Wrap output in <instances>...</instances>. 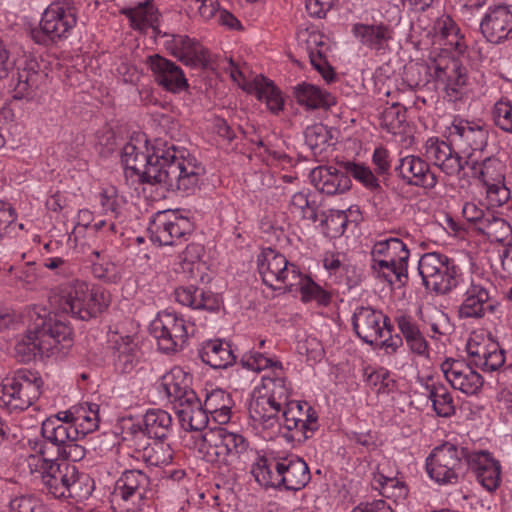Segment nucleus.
Listing matches in <instances>:
<instances>
[{"mask_svg":"<svg viewBox=\"0 0 512 512\" xmlns=\"http://www.w3.org/2000/svg\"><path fill=\"white\" fill-rule=\"evenodd\" d=\"M111 302L110 293L102 288H90L80 280H73L62 285L59 293L51 298L56 305L53 314H46V309L35 306L29 316L33 326L27 334L16 343L15 350L21 361L28 362L37 354L49 355L63 352L73 344L72 328L60 313L87 321L95 318Z\"/></svg>","mask_w":512,"mask_h":512,"instance_id":"1","label":"nucleus"},{"mask_svg":"<svg viewBox=\"0 0 512 512\" xmlns=\"http://www.w3.org/2000/svg\"><path fill=\"white\" fill-rule=\"evenodd\" d=\"M186 155L185 149L157 139L150 147L127 143L121 161L126 178L133 182L160 184L168 191L189 195L198 187L201 168Z\"/></svg>","mask_w":512,"mask_h":512,"instance_id":"2","label":"nucleus"},{"mask_svg":"<svg viewBox=\"0 0 512 512\" xmlns=\"http://www.w3.org/2000/svg\"><path fill=\"white\" fill-rule=\"evenodd\" d=\"M424 148L427 159L448 176L458 175L465 165H469L473 176L481 180L483 185L504 180L502 163L496 157L488 156L479 162L472 160V154H469L464 159L451 144L435 137L429 138Z\"/></svg>","mask_w":512,"mask_h":512,"instance_id":"3","label":"nucleus"},{"mask_svg":"<svg viewBox=\"0 0 512 512\" xmlns=\"http://www.w3.org/2000/svg\"><path fill=\"white\" fill-rule=\"evenodd\" d=\"M31 454L26 458L27 467L34 480H40L43 490L54 498L65 497L69 480L75 474V466L58 463L53 459L54 453L45 444L33 443Z\"/></svg>","mask_w":512,"mask_h":512,"instance_id":"4","label":"nucleus"},{"mask_svg":"<svg viewBox=\"0 0 512 512\" xmlns=\"http://www.w3.org/2000/svg\"><path fill=\"white\" fill-rule=\"evenodd\" d=\"M202 448L212 462L237 469L242 466L249 454V442L241 434L218 427L205 431L202 436Z\"/></svg>","mask_w":512,"mask_h":512,"instance_id":"5","label":"nucleus"},{"mask_svg":"<svg viewBox=\"0 0 512 512\" xmlns=\"http://www.w3.org/2000/svg\"><path fill=\"white\" fill-rule=\"evenodd\" d=\"M43 381L37 372L20 369L0 385V407L21 412L32 406L41 395Z\"/></svg>","mask_w":512,"mask_h":512,"instance_id":"6","label":"nucleus"},{"mask_svg":"<svg viewBox=\"0 0 512 512\" xmlns=\"http://www.w3.org/2000/svg\"><path fill=\"white\" fill-rule=\"evenodd\" d=\"M388 318L382 312L370 307L357 308L353 314L352 324L357 336L369 345L380 344L387 353H394L403 344L399 335H390Z\"/></svg>","mask_w":512,"mask_h":512,"instance_id":"7","label":"nucleus"},{"mask_svg":"<svg viewBox=\"0 0 512 512\" xmlns=\"http://www.w3.org/2000/svg\"><path fill=\"white\" fill-rule=\"evenodd\" d=\"M418 271L426 288L438 294H447L457 287L461 278L460 268L454 259L438 252L421 256Z\"/></svg>","mask_w":512,"mask_h":512,"instance_id":"8","label":"nucleus"},{"mask_svg":"<svg viewBox=\"0 0 512 512\" xmlns=\"http://www.w3.org/2000/svg\"><path fill=\"white\" fill-rule=\"evenodd\" d=\"M76 25V12L70 1L59 0L51 3L44 11L39 28L31 30V38L40 45H49L66 38Z\"/></svg>","mask_w":512,"mask_h":512,"instance_id":"9","label":"nucleus"},{"mask_svg":"<svg viewBox=\"0 0 512 512\" xmlns=\"http://www.w3.org/2000/svg\"><path fill=\"white\" fill-rule=\"evenodd\" d=\"M469 452L449 442L435 447L426 459L429 477L439 484H456L463 474L462 460L467 462Z\"/></svg>","mask_w":512,"mask_h":512,"instance_id":"10","label":"nucleus"},{"mask_svg":"<svg viewBox=\"0 0 512 512\" xmlns=\"http://www.w3.org/2000/svg\"><path fill=\"white\" fill-rule=\"evenodd\" d=\"M150 332L164 353H175L184 348L189 335L194 333V325L175 312L162 311L151 322Z\"/></svg>","mask_w":512,"mask_h":512,"instance_id":"11","label":"nucleus"},{"mask_svg":"<svg viewBox=\"0 0 512 512\" xmlns=\"http://www.w3.org/2000/svg\"><path fill=\"white\" fill-rule=\"evenodd\" d=\"M257 268L262 281L268 287L277 290L293 291L296 281L300 280L297 266L289 263L284 255L268 248L257 257Z\"/></svg>","mask_w":512,"mask_h":512,"instance_id":"12","label":"nucleus"},{"mask_svg":"<svg viewBox=\"0 0 512 512\" xmlns=\"http://www.w3.org/2000/svg\"><path fill=\"white\" fill-rule=\"evenodd\" d=\"M298 401H290L285 404L281 410V427L287 432L284 437L292 442H304L313 436L319 428L318 416L312 407Z\"/></svg>","mask_w":512,"mask_h":512,"instance_id":"13","label":"nucleus"},{"mask_svg":"<svg viewBox=\"0 0 512 512\" xmlns=\"http://www.w3.org/2000/svg\"><path fill=\"white\" fill-rule=\"evenodd\" d=\"M192 229L193 225L187 217L172 210L157 212L148 227L151 240L159 245H176Z\"/></svg>","mask_w":512,"mask_h":512,"instance_id":"14","label":"nucleus"},{"mask_svg":"<svg viewBox=\"0 0 512 512\" xmlns=\"http://www.w3.org/2000/svg\"><path fill=\"white\" fill-rule=\"evenodd\" d=\"M433 76L438 88L444 90L449 101H457L465 94L468 82L467 69L457 59L436 62Z\"/></svg>","mask_w":512,"mask_h":512,"instance_id":"15","label":"nucleus"},{"mask_svg":"<svg viewBox=\"0 0 512 512\" xmlns=\"http://www.w3.org/2000/svg\"><path fill=\"white\" fill-rule=\"evenodd\" d=\"M471 362L447 358L441 364V371L452 388L466 395L477 394L483 386V377L472 368Z\"/></svg>","mask_w":512,"mask_h":512,"instance_id":"16","label":"nucleus"},{"mask_svg":"<svg viewBox=\"0 0 512 512\" xmlns=\"http://www.w3.org/2000/svg\"><path fill=\"white\" fill-rule=\"evenodd\" d=\"M394 172L408 186L431 190L438 182L429 164L416 155L401 157L394 166Z\"/></svg>","mask_w":512,"mask_h":512,"instance_id":"17","label":"nucleus"},{"mask_svg":"<svg viewBox=\"0 0 512 512\" xmlns=\"http://www.w3.org/2000/svg\"><path fill=\"white\" fill-rule=\"evenodd\" d=\"M451 144H455L462 153L482 152L487 146L488 131L474 122L454 121L448 128Z\"/></svg>","mask_w":512,"mask_h":512,"instance_id":"18","label":"nucleus"},{"mask_svg":"<svg viewBox=\"0 0 512 512\" xmlns=\"http://www.w3.org/2000/svg\"><path fill=\"white\" fill-rule=\"evenodd\" d=\"M467 466L487 491L493 492L500 486L501 464L487 450L469 452Z\"/></svg>","mask_w":512,"mask_h":512,"instance_id":"19","label":"nucleus"},{"mask_svg":"<svg viewBox=\"0 0 512 512\" xmlns=\"http://www.w3.org/2000/svg\"><path fill=\"white\" fill-rule=\"evenodd\" d=\"M480 30L487 41L498 44L512 37V11L508 6L490 8L480 22Z\"/></svg>","mask_w":512,"mask_h":512,"instance_id":"20","label":"nucleus"},{"mask_svg":"<svg viewBox=\"0 0 512 512\" xmlns=\"http://www.w3.org/2000/svg\"><path fill=\"white\" fill-rule=\"evenodd\" d=\"M147 63L153 72L155 81L167 91L178 93L188 87L182 69L174 62L155 54L148 57Z\"/></svg>","mask_w":512,"mask_h":512,"instance_id":"21","label":"nucleus"},{"mask_svg":"<svg viewBox=\"0 0 512 512\" xmlns=\"http://www.w3.org/2000/svg\"><path fill=\"white\" fill-rule=\"evenodd\" d=\"M171 53L183 64L190 67L207 68L210 63L209 51L188 36L172 35L169 44Z\"/></svg>","mask_w":512,"mask_h":512,"instance_id":"22","label":"nucleus"},{"mask_svg":"<svg viewBox=\"0 0 512 512\" xmlns=\"http://www.w3.org/2000/svg\"><path fill=\"white\" fill-rule=\"evenodd\" d=\"M309 177L313 186L327 195L342 194L351 187L346 170L340 171L332 166H318L310 172Z\"/></svg>","mask_w":512,"mask_h":512,"instance_id":"23","label":"nucleus"},{"mask_svg":"<svg viewBox=\"0 0 512 512\" xmlns=\"http://www.w3.org/2000/svg\"><path fill=\"white\" fill-rule=\"evenodd\" d=\"M469 361L483 371L493 372L505 363L504 350L495 342L482 344L470 339L466 344Z\"/></svg>","mask_w":512,"mask_h":512,"instance_id":"24","label":"nucleus"},{"mask_svg":"<svg viewBox=\"0 0 512 512\" xmlns=\"http://www.w3.org/2000/svg\"><path fill=\"white\" fill-rule=\"evenodd\" d=\"M36 62H30L26 67L19 69L13 81V98L16 100L32 101L45 84L47 74L37 69Z\"/></svg>","mask_w":512,"mask_h":512,"instance_id":"25","label":"nucleus"},{"mask_svg":"<svg viewBox=\"0 0 512 512\" xmlns=\"http://www.w3.org/2000/svg\"><path fill=\"white\" fill-rule=\"evenodd\" d=\"M41 435L45 444L54 455L58 448H63L67 443L74 440H82L80 431L74 424L62 423L59 419L47 418L41 426Z\"/></svg>","mask_w":512,"mask_h":512,"instance_id":"26","label":"nucleus"},{"mask_svg":"<svg viewBox=\"0 0 512 512\" xmlns=\"http://www.w3.org/2000/svg\"><path fill=\"white\" fill-rule=\"evenodd\" d=\"M119 12L129 19L130 26L134 30L143 31L150 27L155 36L161 34L158 26V10L152 0L144 2L133 0V4L123 5Z\"/></svg>","mask_w":512,"mask_h":512,"instance_id":"27","label":"nucleus"},{"mask_svg":"<svg viewBox=\"0 0 512 512\" xmlns=\"http://www.w3.org/2000/svg\"><path fill=\"white\" fill-rule=\"evenodd\" d=\"M281 488L298 491L310 481L311 475L306 462L296 456L280 459Z\"/></svg>","mask_w":512,"mask_h":512,"instance_id":"28","label":"nucleus"},{"mask_svg":"<svg viewBox=\"0 0 512 512\" xmlns=\"http://www.w3.org/2000/svg\"><path fill=\"white\" fill-rule=\"evenodd\" d=\"M174 295L178 303L192 309L212 312L220 308V300L216 294L193 285L176 288Z\"/></svg>","mask_w":512,"mask_h":512,"instance_id":"29","label":"nucleus"},{"mask_svg":"<svg viewBox=\"0 0 512 512\" xmlns=\"http://www.w3.org/2000/svg\"><path fill=\"white\" fill-rule=\"evenodd\" d=\"M489 303V293L481 285L471 284L465 292V298L458 308V316L463 319L484 317L487 311H492Z\"/></svg>","mask_w":512,"mask_h":512,"instance_id":"30","label":"nucleus"},{"mask_svg":"<svg viewBox=\"0 0 512 512\" xmlns=\"http://www.w3.org/2000/svg\"><path fill=\"white\" fill-rule=\"evenodd\" d=\"M352 32L360 43L377 52L386 51L389 48V41L392 39V30L380 24L357 23L353 26Z\"/></svg>","mask_w":512,"mask_h":512,"instance_id":"31","label":"nucleus"},{"mask_svg":"<svg viewBox=\"0 0 512 512\" xmlns=\"http://www.w3.org/2000/svg\"><path fill=\"white\" fill-rule=\"evenodd\" d=\"M282 406L276 405L268 397L258 396L250 403V418L263 429L281 428Z\"/></svg>","mask_w":512,"mask_h":512,"instance_id":"32","label":"nucleus"},{"mask_svg":"<svg viewBox=\"0 0 512 512\" xmlns=\"http://www.w3.org/2000/svg\"><path fill=\"white\" fill-rule=\"evenodd\" d=\"M191 377L180 367H174L167 372L161 381L166 395L178 402L179 405L190 400L189 394H196L191 388Z\"/></svg>","mask_w":512,"mask_h":512,"instance_id":"33","label":"nucleus"},{"mask_svg":"<svg viewBox=\"0 0 512 512\" xmlns=\"http://www.w3.org/2000/svg\"><path fill=\"white\" fill-rule=\"evenodd\" d=\"M149 485L150 478L143 471L128 469L116 481V490L119 491L124 501L130 500L132 497L144 499Z\"/></svg>","mask_w":512,"mask_h":512,"instance_id":"34","label":"nucleus"},{"mask_svg":"<svg viewBox=\"0 0 512 512\" xmlns=\"http://www.w3.org/2000/svg\"><path fill=\"white\" fill-rule=\"evenodd\" d=\"M190 400L179 405L177 411L182 428L190 431H202L208 424L209 413L201 404L196 394H189Z\"/></svg>","mask_w":512,"mask_h":512,"instance_id":"35","label":"nucleus"},{"mask_svg":"<svg viewBox=\"0 0 512 512\" xmlns=\"http://www.w3.org/2000/svg\"><path fill=\"white\" fill-rule=\"evenodd\" d=\"M297 103L307 109H328L336 103L335 97L310 83H300L293 88Z\"/></svg>","mask_w":512,"mask_h":512,"instance_id":"36","label":"nucleus"},{"mask_svg":"<svg viewBox=\"0 0 512 512\" xmlns=\"http://www.w3.org/2000/svg\"><path fill=\"white\" fill-rule=\"evenodd\" d=\"M201 360L214 369H224L235 362L230 346L219 340L207 341L199 350Z\"/></svg>","mask_w":512,"mask_h":512,"instance_id":"37","label":"nucleus"},{"mask_svg":"<svg viewBox=\"0 0 512 512\" xmlns=\"http://www.w3.org/2000/svg\"><path fill=\"white\" fill-rule=\"evenodd\" d=\"M144 432L149 438L165 440L172 430V417L162 409H149L144 417Z\"/></svg>","mask_w":512,"mask_h":512,"instance_id":"38","label":"nucleus"},{"mask_svg":"<svg viewBox=\"0 0 512 512\" xmlns=\"http://www.w3.org/2000/svg\"><path fill=\"white\" fill-rule=\"evenodd\" d=\"M434 28L435 37L441 45L454 49L459 54L464 52L467 45L459 34V28L449 16L438 19Z\"/></svg>","mask_w":512,"mask_h":512,"instance_id":"39","label":"nucleus"},{"mask_svg":"<svg viewBox=\"0 0 512 512\" xmlns=\"http://www.w3.org/2000/svg\"><path fill=\"white\" fill-rule=\"evenodd\" d=\"M396 322L410 350L418 355H426L428 343L415 320L409 315H400Z\"/></svg>","mask_w":512,"mask_h":512,"instance_id":"40","label":"nucleus"},{"mask_svg":"<svg viewBox=\"0 0 512 512\" xmlns=\"http://www.w3.org/2000/svg\"><path fill=\"white\" fill-rule=\"evenodd\" d=\"M280 465V459L269 461L261 456L252 465L251 474L261 486L281 488Z\"/></svg>","mask_w":512,"mask_h":512,"instance_id":"41","label":"nucleus"},{"mask_svg":"<svg viewBox=\"0 0 512 512\" xmlns=\"http://www.w3.org/2000/svg\"><path fill=\"white\" fill-rule=\"evenodd\" d=\"M478 232L485 235L490 242L505 243L512 237L510 224L490 212H487V219L479 223Z\"/></svg>","mask_w":512,"mask_h":512,"instance_id":"42","label":"nucleus"},{"mask_svg":"<svg viewBox=\"0 0 512 512\" xmlns=\"http://www.w3.org/2000/svg\"><path fill=\"white\" fill-rule=\"evenodd\" d=\"M372 269L377 274L378 278H382L391 286L401 288L405 286L408 281L407 264H397L385 260H375L372 263Z\"/></svg>","mask_w":512,"mask_h":512,"instance_id":"43","label":"nucleus"},{"mask_svg":"<svg viewBox=\"0 0 512 512\" xmlns=\"http://www.w3.org/2000/svg\"><path fill=\"white\" fill-rule=\"evenodd\" d=\"M139 457L149 466H163L172 462L173 451L165 440L154 439L138 451Z\"/></svg>","mask_w":512,"mask_h":512,"instance_id":"44","label":"nucleus"},{"mask_svg":"<svg viewBox=\"0 0 512 512\" xmlns=\"http://www.w3.org/2000/svg\"><path fill=\"white\" fill-rule=\"evenodd\" d=\"M307 45L310 62L313 67L322 75L326 82H332L335 78V74L324 59L322 51L317 49L319 46L324 45L323 35L317 32L310 33L307 39Z\"/></svg>","mask_w":512,"mask_h":512,"instance_id":"45","label":"nucleus"},{"mask_svg":"<svg viewBox=\"0 0 512 512\" xmlns=\"http://www.w3.org/2000/svg\"><path fill=\"white\" fill-rule=\"evenodd\" d=\"M254 84L257 98L260 101H265L270 111L277 113L283 109L284 101L281 92L271 80L257 76Z\"/></svg>","mask_w":512,"mask_h":512,"instance_id":"46","label":"nucleus"},{"mask_svg":"<svg viewBox=\"0 0 512 512\" xmlns=\"http://www.w3.org/2000/svg\"><path fill=\"white\" fill-rule=\"evenodd\" d=\"M230 397L222 389L212 390L206 394L204 408L219 422H226L230 418Z\"/></svg>","mask_w":512,"mask_h":512,"instance_id":"47","label":"nucleus"},{"mask_svg":"<svg viewBox=\"0 0 512 512\" xmlns=\"http://www.w3.org/2000/svg\"><path fill=\"white\" fill-rule=\"evenodd\" d=\"M427 396L432 401L433 408L438 416L450 417L455 413V406L451 393L443 384L427 386Z\"/></svg>","mask_w":512,"mask_h":512,"instance_id":"48","label":"nucleus"},{"mask_svg":"<svg viewBox=\"0 0 512 512\" xmlns=\"http://www.w3.org/2000/svg\"><path fill=\"white\" fill-rule=\"evenodd\" d=\"M262 386L266 390L263 397H268L272 402H276L278 406H284L289 403L290 387L286 383V379L282 376H264L262 378Z\"/></svg>","mask_w":512,"mask_h":512,"instance_id":"49","label":"nucleus"},{"mask_svg":"<svg viewBox=\"0 0 512 512\" xmlns=\"http://www.w3.org/2000/svg\"><path fill=\"white\" fill-rule=\"evenodd\" d=\"M94 490V481L85 473H80L75 467V474L69 480L64 498H72L77 502L87 500Z\"/></svg>","mask_w":512,"mask_h":512,"instance_id":"50","label":"nucleus"},{"mask_svg":"<svg viewBox=\"0 0 512 512\" xmlns=\"http://www.w3.org/2000/svg\"><path fill=\"white\" fill-rule=\"evenodd\" d=\"M406 123V109L399 103L385 108L381 115V127L393 135L401 134Z\"/></svg>","mask_w":512,"mask_h":512,"instance_id":"51","label":"nucleus"},{"mask_svg":"<svg viewBox=\"0 0 512 512\" xmlns=\"http://www.w3.org/2000/svg\"><path fill=\"white\" fill-rule=\"evenodd\" d=\"M375 487L380 490V493L387 498L404 499L407 495V488L405 484L397 478L386 477L379 474L374 478Z\"/></svg>","mask_w":512,"mask_h":512,"instance_id":"52","label":"nucleus"},{"mask_svg":"<svg viewBox=\"0 0 512 512\" xmlns=\"http://www.w3.org/2000/svg\"><path fill=\"white\" fill-rule=\"evenodd\" d=\"M305 142L314 154L321 153L330 139V132L321 123L308 126L304 132Z\"/></svg>","mask_w":512,"mask_h":512,"instance_id":"53","label":"nucleus"},{"mask_svg":"<svg viewBox=\"0 0 512 512\" xmlns=\"http://www.w3.org/2000/svg\"><path fill=\"white\" fill-rule=\"evenodd\" d=\"M290 209L292 213L299 214L303 219L312 222L317 221V205L315 201H310L308 194L297 192L291 197Z\"/></svg>","mask_w":512,"mask_h":512,"instance_id":"54","label":"nucleus"},{"mask_svg":"<svg viewBox=\"0 0 512 512\" xmlns=\"http://www.w3.org/2000/svg\"><path fill=\"white\" fill-rule=\"evenodd\" d=\"M344 168L347 175L353 176L367 188L377 189L379 187L378 181L370 168L352 162H346Z\"/></svg>","mask_w":512,"mask_h":512,"instance_id":"55","label":"nucleus"},{"mask_svg":"<svg viewBox=\"0 0 512 512\" xmlns=\"http://www.w3.org/2000/svg\"><path fill=\"white\" fill-rule=\"evenodd\" d=\"M241 363L244 367L253 371H261L268 367L282 368L281 362H273L265 354L257 351L245 354L241 359Z\"/></svg>","mask_w":512,"mask_h":512,"instance_id":"56","label":"nucleus"},{"mask_svg":"<svg viewBox=\"0 0 512 512\" xmlns=\"http://www.w3.org/2000/svg\"><path fill=\"white\" fill-rule=\"evenodd\" d=\"M486 187V199L489 206L500 207L510 198L509 189L503 181H495L484 185Z\"/></svg>","mask_w":512,"mask_h":512,"instance_id":"57","label":"nucleus"},{"mask_svg":"<svg viewBox=\"0 0 512 512\" xmlns=\"http://www.w3.org/2000/svg\"><path fill=\"white\" fill-rule=\"evenodd\" d=\"M493 118L496 126L505 132L512 133V105L500 100L494 105Z\"/></svg>","mask_w":512,"mask_h":512,"instance_id":"58","label":"nucleus"},{"mask_svg":"<svg viewBox=\"0 0 512 512\" xmlns=\"http://www.w3.org/2000/svg\"><path fill=\"white\" fill-rule=\"evenodd\" d=\"M99 202L106 215L111 214L117 218L120 214V200L114 187L102 189L99 193Z\"/></svg>","mask_w":512,"mask_h":512,"instance_id":"59","label":"nucleus"},{"mask_svg":"<svg viewBox=\"0 0 512 512\" xmlns=\"http://www.w3.org/2000/svg\"><path fill=\"white\" fill-rule=\"evenodd\" d=\"M388 245V254L386 258H383V260L390 263L407 264L409 259V250L407 249L406 244H404L399 238L391 237L388 238Z\"/></svg>","mask_w":512,"mask_h":512,"instance_id":"60","label":"nucleus"},{"mask_svg":"<svg viewBox=\"0 0 512 512\" xmlns=\"http://www.w3.org/2000/svg\"><path fill=\"white\" fill-rule=\"evenodd\" d=\"M388 245V254L386 258H383V260L390 263L407 264L409 259V250L407 249L406 244H404L399 238L391 237L388 238Z\"/></svg>","mask_w":512,"mask_h":512,"instance_id":"61","label":"nucleus"},{"mask_svg":"<svg viewBox=\"0 0 512 512\" xmlns=\"http://www.w3.org/2000/svg\"><path fill=\"white\" fill-rule=\"evenodd\" d=\"M9 512H42V506L35 497L21 495L10 501Z\"/></svg>","mask_w":512,"mask_h":512,"instance_id":"62","label":"nucleus"},{"mask_svg":"<svg viewBox=\"0 0 512 512\" xmlns=\"http://www.w3.org/2000/svg\"><path fill=\"white\" fill-rule=\"evenodd\" d=\"M300 291L301 298L304 302L318 298L322 294L321 288L314 283L309 277L300 273V280L296 281L293 291Z\"/></svg>","mask_w":512,"mask_h":512,"instance_id":"63","label":"nucleus"},{"mask_svg":"<svg viewBox=\"0 0 512 512\" xmlns=\"http://www.w3.org/2000/svg\"><path fill=\"white\" fill-rule=\"evenodd\" d=\"M15 220L16 213L13 207L9 203L0 201V240L13 230Z\"/></svg>","mask_w":512,"mask_h":512,"instance_id":"64","label":"nucleus"}]
</instances>
